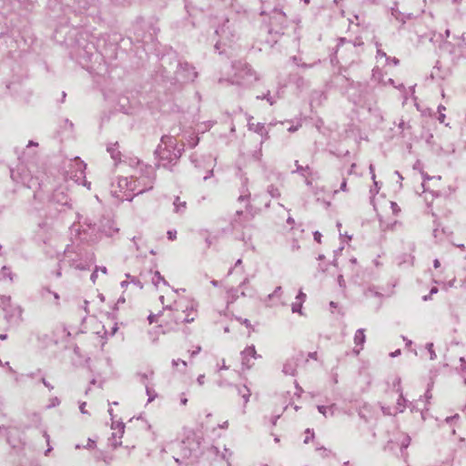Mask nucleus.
<instances>
[{"instance_id":"obj_31","label":"nucleus","mask_w":466,"mask_h":466,"mask_svg":"<svg viewBox=\"0 0 466 466\" xmlns=\"http://www.w3.org/2000/svg\"><path fill=\"white\" fill-rule=\"evenodd\" d=\"M85 406H86V402H83L81 405H80V411L82 413H86V410H85Z\"/></svg>"},{"instance_id":"obj_10","label":"nucleus","mask_w":466,"mask_h":466,"mask_svg":"<svg viewBox=\"0 0 466 466\" xmlns=\"http://www.w3.org/2000/svg\"><path fill=\"white\" fill-rule=\"evenodd\" d=\"M2 274H3V277L5 278V279H9L10 281H13L14 278H13V274H12V271L9 268L4 266L2 268Z\"/></svg>"},{"instance_id":"obj_32","label":"nucleus","mask_w":466,"mask_h":466,"mask_svg":"<svg viewBox=\"0 0 466 466\" xmlns=\"http://www.w3.org/2000/svg\"><path fill=\"white\" fill-rule=\"evenodd\" d=\"M370 170L372 175V178L375 179L374 167L372 165L370 166Z\"/></svg>"},{"instance_id":"obj_11","label":"nucleus","mask_w":466,"mask_h":466,"mask_svg":"<svg viewBox=\"0 0 466 466\" xmlns=\"http://www.w3.org/2000/svg\"><path fill=\"white\" fill-rule=\"evenodd\" d=\"M199 445H200L199 440L194 441L193 446L190 447L188 451H185V457H189L191 455L192 451H194L199 448Z\"/></svg>"},{"instance_id":"obj_51","label":"nucleus","mask_w":466,"mask_h":466,"mask_svg":"<svg viewBox=\"0 0 466 466\" xmlns=\"http://www.w3.org/2000/svg\"><path fill=\"white\" fill-rule=\"evenodd\" d=\"M458 247L462 248V249L464 248V245H462V244L461 245H458Z\"/></svg>"},{"instance_id":"obj_50","label":"nucleus","mask_w":466,"mask_h":466,"mask_svg":"<svg viewBox=\"0 0 466 466\" xmlns=\"http://www.w3.org/2000/svg\"><path fill=\"white\" fill-rule=\"evenodd\" d=\"M198 143V139L192 144V147H195Z\"/></svg>"},{"instance_id":"obj_44","label":"nucleus","mask_w":466,"mask_h":466,"mask_svg":"<svg viewBox=\"0 0 466 466\" xmlns=\"http://www.w3.org/2000/svg\"><path fill=\"white\" fill-rule=\"evenodd\" d=\"M101 272H103V273H106V268H101Z\"/></svg>"},{"instance_id":"obj_35","label":"nucleus","mask_w":466,"mask_h":466,"mask_svg":"<svg viewBox=\"0 0 466 466\" xmlns=\"http://www.w3.org/2000/svg\"><path fill=\"white\" fill-rule=\"evenodd\" d=\"M309 357L313 360H317V352L309 353Z\"/></svg>"},{"instance_id":"obj_25","label":"nucleus","mask_w":466,"mask_h":466,"mask_svg":"<svg viewBox=\"0 0 466 466\" xmlns=\"http://www.w3.org/2000/svg\"><path fill=\"white\" fill-rule=\"evenodd\" d=\"M86 447L87 448H94L95 447V441H92V440H88Z\"/></svg>"},{"instance_id":"obj_26","label":"nucleus","mask_w":466,"mask_h":466,"mask_svg":"<svg viewBox=\"0 0 466 466\" xmlns=\"http://www.w3.org/2000/svg\"><path fill=\"white\" fill-rule=\"evenodd\" d=\"M377 55L380 57H386V54L383 51H381L380 49L377 50Z\"/></svg>"},{"instance_id":"obj_38","label":"nucleus","mask_w":466,"mask_h":466,"mask_svg":"<svg viewBox=\"0 0 466 466\" xmlns=\"http://www.w3.org/2000/svg\"><path fill=\"white\" fill-rule=\"evenodd\" d=\"M400 353V350H396L395 352L391 353L390 355H391L392 357H395V356L399 355Z\"/></svg>"},{"instance_id":"obj_43","label":"nucleus","mask_w":466,"mask_h":466,"mask_svg":"<svg viewBox=\"0 0 466 466\" xmlns=\"http://www.w3.org/2000/svg\"><path fill=\"white\" fill-rule=\"evenodd\" d=\"M451 3H459L461 2V0H450Z\"/></svg>"},{"instance_id":"obj_12","label":"nucleus","mask_w":466,"mask_h":466,"mask_svg":"<svg viewBox=\"0 0 466 466\" xmlns=\"http://www.w3.org/2000/svg\"><path fill=\"white\" fill-rule=\"evenodd\" d=\"M174 206H175L176 211L179 212L186 208V202H181L179 198H177V199L174 202Z\"/></svg>"},{"instance_id":"obj_55","label":"nucleus","mask_w":466,"mask_h":466,"mask_svg":"<svg viewBox=\"0 0 466 466\" xmlns=\"http://www.w3.org/2000/svg\"><path fill=\"white\" fill-rule=\"evenodd\" d=\"M221 369H227V367L223 364Z\"/></svg>"},{"instance_id":"obj_42","label":"nucleus","mask_w":466,"mask_h":466,"mask_svg":"<svg viewBox=\"0 0 466 466\" xmlns=\"http://www.w3.org/2000/svg\"><path fill=\"white\" fill-rule=\"evenodd\" d=\"M460 361H461L463 365H465V360H464V358H461V359H460Z\"/></svg>"},{"instance_id":"obj_23","label":"nucleus","mask_w":466,"mask_h":466,"mask_svg":"<svg viewBox=\"0 0 466 466\" xmlns=\"http://www.w3.org/2000/svg\"><path fill=\"white\" fill-rule=\"evenodd\" d=\"M204 380H205V376L204 375H199L197 380H198V383L199 385H203L204 384Z\"/></svg>"},{"instance_id":"obj_49","label":"nucleus","mask_w":466,"mask_h":466,"mask_svg":"<svg viewBox=\"0 0 466 466\" xmlns=\"http://www.w3.org/2000/svg\"><path fill=\"white\" fill-rule=\"evenodd\" d=\"M462 39H463V41H464V42H465V44H466V35H462Z\"/></svg>"},{"instance_id":"obj_48","label":"nucleus","mask_w":466,"mask_h":466,"mask_svg":"<svg viewBox=\"0 0 466 466\" xmlns=\"http://www.w3.org/2000/svg\"><path fill=\"white\" fill-rule=\"evenodd\" d=\"M303 1H304V3H305L306 5H309L310 0H303Z\"/></svg>"},{"instance_id":"obj_9","label":"nucleus","mask_w":466,"mask_h":466,"mask_svg":"<svg viewBox=\"0 0 466 466\" xmlns=\"http://www.w3.org/2000/svg\"><path fill=\"white\" fill-rule=\"evenodd\" d=\"M152 282L155 286L158 287L160 283L167 284L165 279L160 275L158 271H155L152 277Z\"/></svg>"},{"instance_id":"obj_18","label":"nucleus","mask_w":466,"mask_h":466,"mask_svg":"<svg viewBox=\"0 0 466 466\" xmlns=\"http://www.w3.org/2000/svg\"><path fill=\"white\" fill-rule=\"evenodd\" d=\"M313 238H314V240L318 243H321V238H322V235L320 232L319 231H315L313 233Z\"/></svg>"},{"instance_id":"obj_53","label":"nucleus","mask_w":466,"mask_h":466,"mask_svg":"<svg viewBox=\"0 0 466 466\" xmlns=\"http://www.w3.org/2000/svg\"><path fill=\"white\" fill-rule=\"evenodd\" d=\"M423 299H424V300H427V299H428V297H427V296H424V297H423Z\"/></svg>"},{"instance_id":"obj_45","label":"nucleus","mask_w":466,"mask_h":466,"mask_svg":"<svg viewBox=\"0 0 466 466\" xmlns=\"http://www.w3.org/2000/svg\"><path fill=\"white\" fill-rule=\"evenodd\" d=\"M43 383L46 386V387H49L48 383L46 381V380H43Z\"/></svg>"},{"instance_id":"obj_17","label":"nucleus","mask_w":466,"mask_h":466,"mask_svg":"<svg viewBox=\"0 0 466 466\" xmlns=\"http://www.w3.org/2000/svg\"><path fill=\"white\" fill-rule=\"evenodd\" d=\"M167 238L169 240H175L177 238V231L176 230H168Z\"/></svg>"},{"instance_id":"obj_37","label":"nucleus","mask_w":466,"mask_h":466,"mask_svg":"<svg viewBox=\"0 0 466 466\" xmlns=\"http://www.w3.org/2000/svg\"><path fill=\"white\" fill-rule=\"evenodd\" d=\"M7 338V335L6 334H1L0 335V339L4 340Z\"/></svg>"},{"instance_id":"obj_21","label":"nucleus","mask_w":466,"mask_h":466,"mask_svg":"<svg viewBox=\"0 0 466 466\" xmlns=\"http://www.w3.org/2000/svg\"><path fill=\"white\" fill-rule=\"evenodd\" d=\"M109 151H111V156L114 159H118L120 157V153L116 150H111V148H108Z\"/></svg>"},{"instance_id":"obj_52","label":"nucleus","mask_w":466,"mask_h":466,"mask_svg":"<svg viewBox=\"0 0 466 466\" xmlns=\"http://www.w3.org/2000/svg\"><path fill=\"white\" fill-rule=\"evenodd\" d=\"M309 437H307V438L305 439V442L307 443V442H309Z\"/></svg>"},{"instance_id":"obj_16","label":"nucleus","mask_w":466,"mask_h":466,"mask_svg":"<svg viewBox=\"0 0 466 466\" xmlns=\"http://www.w3.org/2000/svg\"><path fill=\"white\" fill-rule=\"evenodd\" d=\"M390 208L394 215H398L400 212V207L395 202H390Z\"/></svg>"},{"instance_id":"obj_28","label":"nucleus","mask_w":466,"mask_h":466,"mask_svg":"<svg viewBox=\"0 0 466 466\" xmlns=\"http://www.w3.org/2000/svg\"><path fill=\"white\" fill-rule=\"evenodd\" d=\"M338 281L340 287H344V279L342 276H339Z\"/></svg>"},{"instance_id":"obj_4","label":"nucleus","mask_w":466,"mask_h":466,"mask_svg":"<svg viewBox=\"0 0 466 466\" xmlns=\"http://www.w3.org/2000/svg\"><path fill=\"white\" fill-rule=\"evenodd\" d=\"M117 187L119 190H113V194L116 198L122 201L131 199L134 188L132 187V182L127 177L118 178Z\"/></svg>"},{"instance_id":"obj_6","label":"nucleus","mask_w":466,"mask_h":466,"mask_svg":"<svg viewBox=\"0 0 466 466\" xmlns=\"http://www.w3.org/2000/svg\"><path fill=\"white\" fill-rule=\"evenodd\" d=\"M260 356L257 354L255 347L248 346L241 351V361L242 365L246 369H250L254 365V360H257Z\"/></svg>"},{"instance_id":"obj_46","label":"nucleus","mask_w":466,"mask_h":466,"mask_svg":"<svg viewBox=\"0 0 466 466\" xmlns=\"http://www.w3.org/2000/svg\"><path fill=\"white\" fill-rule=\"evenodd\" d=\"M37 144L33 143L32 141L29 142L28 146H36Z\"/></svg>"},{"instance_id":"obj_22","label":"nucleus","mask_w":466,"mask_h":466,"mask_svg":"<svg viewBox=\"0 0 466 466\" xmlns=\"http://www.w3.org/2000/svg\"><path fill=\"white\" fill-rule=\"evenodd\" d=\"M318 410L319 412H321L324 416H327V410L328 408L325 406H319Z\"/></svg>"},{"instance_id":"obj_19","label":"nucleus","mask_w":466,"mask_h":466,"mask_svg":"<svg viewBox=\"0 0 466 466\" xmlns=\"http://www.w3.org/2000/svg\"><path fill=\"white\" fill-rule=\"evenodd\" d=\"M297 300L301 301V303L303 304V302L305 301L306 299V294L303 293L301 290L299 292L297 298H296Z\"/></svg>"},{"instance_id":"obj_20","label":"nucleus","mask_w":466,"mask_h":466,"mask_svg":"<svg viewBox=\"0 0 466 466\" xmlns=\"http://www.w3.org/2000/svg\"><path fill=\"white\" fill-rule=\"evenodd\" d=\"M180 363L183 365V367H186V366H187V362H186V361H184V360H174L172 361V365H173V367H175V368H177Z\"/></svg>"},{"instance_id":"obj_34","label":"nucleus","mask_w":466,"mask_h":466,"mask_svg":"<svg viewBox=\"0 0 466 466\" xmlns=\"http://www.w3.org/2000/svg\"><path fill=\"white\" fill-rule=\"evenodd\" d=\"M181 404L186 405L187 403V399L186 397L181 398Z\"/></svg>"},{"instance_id":"obj_54","label":"nucleus","mask_w":466,"mask_h":466,"mask_svg":"<svg viewBox=\"0 0 466 466\" xmlns=\"http://www.w3.org/2000/svg\"><path fill=\"white\" fill-rule=\"evenodd\" d=\"M330 306L334 307L335 306L334 302H330Z\"/></svg>"},{"instance_id":"obj_3","label":"nucleus","mask_w":466,"mask_h":466,"mask_svg":"<svg viewBox=\"0 0 466 466\" xmlns=\"http://www.w3.org/2000/svg\"><path fill=\"white\" fill-rule=\"evenodd\" d=\"M183 148L178 147L173 137L164 136L157 148V154L161 159L173 161L180 157Z\"/></svg>"},{"instance_id":"obj_40","label":"nucleus","mask_w":466,"mask_h":466,"mask_svg":"<svg viewBox=\"0 0 466 466\" xmlns=\"http://www.w3.org/2000/svg\"><path fill=\"white\" fill-rule=\"evenodd\" d=\"M53 295H54V298H55L56 300H58V299H59V295H58L57 293L54 292V293H53Z\"/></svg>"},{"instance_id":"obj_47","label":"nucleus","mask_w":466,"mask_h":466,"mask_svg":"<svg viewBox=\"0 0 466 466\" xmlns=\"http://www.w3.org/2000/svg\"><path fill=\"white\" fill-rule=\"evenodd\" d=\"M241 264V259H238L237 262H236V265H240Z\"/></svg>"},{"instance_id":"obj_15","label":"nucleus","mask_w":466,"mask_h":466,"mask_svg":"<svg viewBox=\"0 0 466 466\" xmlns=\"http://www.w3.org/2000/svg\"><path fill=\"white\" fill-rule=\"evenodd\" d=\"M239 392L242 394L244 401L248 402V397L250 396L249 390L247 388H243L242 390H239Z\"/></svg>"},{"instance_id":"obj_30","label":"nucleus","mask_w":466,"mask_h":466,"mask_svg":"<svg viewBox=\"0 0 466 466\" xmlns=\"http://www.w3.org/2000/svg\"><path fill=\"white\" fill-rule=\"evenodd\" d=\"M201 348L200 347H197L196 350H194L192 352H191V355L194 356L196 354H198L199 351H200Z\"/></svg>"},{"instance_id":"obj_14","label":"nucleus","mask_w":466,"mask_h":466,"mask_svg":"<svg viewBox=\"0 0 466 466\" xmlns=\"http://www.w3.org/2000/svg\"><path fill=\"white\" fill-rule=\"evenodd\" d=\"M301 308H302L301 301L299 302V300H297L296 302L292 303V311L293 312L301 313Z\"/></svg>"},{"instance_id":"obj_41","label":"nucleus","mask_w":466,"mask_h":466,"mask_svg":"<svg viewBox=\"0 0 466 466\" xmlns=\"http://www.w3.org/2000/svg\"><path fill=\"white\" fill-rule=\"evenodd\" d=\"M91 279H93V281H95V279H96V273L94 272L91 276Z\"/></svg>"},{"instance_id":"obj_13","label":"nucleus","mask_w":466,"mask_h":466,"mask_svg":"<svg viewBox=\"0 0 466 466\" xmlns=\"http://www.w3.org/2000/svg\"><path fill=\"white\" fill-rule=\"evenodd\" d=\"M444 110H445V106H441H441H438V112H439V114H440V116H439V121H440L441 123H444V121H445V117H446V116H445V114L443 113V111H444Z\"/></svg>"},{"instance_id":"obj_33","label":"nucleus","mask_w":466,"mask_h":466,"mask_svg":"<svg viewBox=\"0 0 466 466\" xmlns=\"http://www.w3.org/2000/svg\"><path fill=\"white\" fill-rule=\"evenodd\" d=\"M287 222H288L289 225H293V224L295 223L294 219H293L291 217H289V218H288Z\"/></svg>"},{"instance_id":"obj_5","label":"nucleus","mask_w":466,"mask_h":466,"mask_svg":"<svg viewBox=\"0 0 466 466\" xmlns=\"http://www.w3.org/2000/svg\"><path fill=\"white\" fill-rule=\"evenodd\" d=\"M1 306L3 309L6 312V317L8 319H21L23 309L21 307L17 305H13L11 303V298L9 296H2L0 298Z\"/></svg>"},{"instance_id":"obj_36","label":"nucleus","mask_w":466,"mask_h":466,"mask_svg":"<svg viewBox=\"0 0 466 466\" xmlns=\"http://www.w3.org/2000/svg\"><path fill=\"white\" fill-rule=\"evenodd\" d=\"M437 292H438V289L435 287L431 289V295L435 294Z\"/></svg>"},{"instance_id":"obj_8","label":"nucleus","mask_w":466,"mask_h":466,"mask_svg":"<svg viewBox=\"0 0 466 466\" xmlns=\"http://www.w3.org/2000/svg\"><path fill=\"white\" fill-rule=\"evenodd\" d=\"M365 340H366L365 330L363 329H358L354 335L355 345L360 347L358 350H355L357 354L362 349Z\"/></svg>"},{"instance_id":"obj_39","label":"nucleus","mask_w":466,"mask_h":466,"mask_svg":"<svg viewBox=\"0 0 466 466\" xmlns=\"http://www.w3.org/2000/svg\"><path fill=\"white\" fill-rule=\"evenodd\" d=\"M391 61H392V63H393L394 65H398V64H399V60H398L397 58H392V60H391Z\"/></svg>"},{"instance_id":"obj_24","label":"nucleus","mask_w":466,"mask_h":466,"mask_svg":"<svg viewBox=\"0 0 466 466\" xmlns=\"http://www.w3.org/2000/svg\"><path fill=\"white\" fill-rule=\"evenodd\" d=\"M205 241H206V249H207L211 246L212 242H211V239L209 238V237H206Z\"/></svg>"},{"instance_id":"obj_2","label":"nucleus","mask_w":466,"mask_h":466,"mask_svg":"<svg viewBox=\"0 0 466 466\" xmlns=\"http://www.w3.org/2000/svg\"><path fill=\"white\" fill-rule=\"evenodd\" d=\"M174 309L178 324L190 323L198 316V303L188 298H180L176 300L174 303Z\"/></svg>"},{"instance_id":"obj_29","label":"nucleus","mask_w":466,"mask_h":466,"mask_svg":"<svg viewBox=\"0 0 466 466\" xmlns=\"http://www.w3.org/2000/svg\"><path fill=\"white\" fill-rule=\"evenodd\" d=\"M433 265H434V268H440V266H441L440 260H439V259H435V260L433 261Z\"/></svg>"},{"instance_id":"obj_1","label":"nucleus","mask_w":466,"mask_h":466,"mask_svg":"<svg viewBox=\"0 0 466 466\" xmlns=\"http://www.w3.org/2000/svg\"><path fill=\"white\" fill-rule=\"evenodd\" d=\"M159 299L162 305H164V308L157 314H150L148 316L149 323H158L159 327L163 329L164 333L174 330L178 325L174 306L165 305L164 296H160Z\"/></svg>"},{"instance_id":"obj_27","label":"nucleus","mask_w":466,"mask_h":466,"mask_svg":"<svg viewBox=\"0 0 466 466\" xmlns=\"http://www.w3.org/2000/svg\"><path fill=\"white\" fill-rule=\"evenodd\" d=\"M340 189L343 190V191H346L347 189V182L346 180H344L341 185H340Z\"/></svg>"},{"instance_id":"obj_7","label":"nucleus","mask_w":466,"mask_h":466,"mask_svg":"<svg viewBox=\"0 0 466 466\" xmlns=\"http://www.w3.org/2000/svg\"><path fill=\"white\" fill-rule=\"evenodd\" d=\"M104 335L114 336L118 329L117 322L114 317L107 316L103 324Z\"/></svg>"}]
</instances>
